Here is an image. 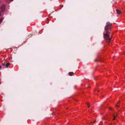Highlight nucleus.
I'll return each mask as SVG.
<instances>
[{
	"mask_svg": "<svg viewBox=\"0 0 125 125\" xmlns=\"http://www.w3.org/2000/svg\"><path fill=\"white\" fill-rule=\"evenodd\" d=\"M112 24L109 22L106 23V25L105 27L104 30L105 31V33H103L104 37L106 41L108 43L110 42L111 38L109 37V34L110 33L109 31H111Z\"/></svg>",
	"mask_w": 125,
	"mask_h": 125,
	"instance_id": "1",
	"label": "nucleus"
},
{
	"mask_svg": "<svg viewBox=\"0 0 125 125\" xmlns=\"http://www.w3.org/2000/svg\"><path fill=\"white\" fill-rule=\"evenodd\" d=\"M5 8V6L4 5H3L0 8V10H1V12H3L4 11Z\"/></svg>",
	"mask_w": 125,
	"mask_h": 125,
	"instance_id": "2",
	"label": "nucleus"
},
{
	"mask_svg": "<svg viewBox=\"0 0 125 125\" xmlns=\"http://www.w3.org/2000/svg\"><path fill=\"white\" fill-rule=\"evenodd\" d=\"M116 11L117 14H120L121 13V12L120 10L117 9L116 10Z\"/></svg>",
	"mask_w": 125,
	"mask_h": 125,
	"instance_id": "3",
	"label": "nucleus"
},
{
	"mask_svg": "<svg viewBox=\"0 0 125 125\" xmlns=\"http://www.w3.org/2000/svg\"><path fill=\"white\" fill-rule=\"evenodd\" d=\"M10 63L9 62L7 63L6 64H5V68H8V66L10 65Z\"/></svg>",
	"mask_w": 125,
	"mask_h": 125,
	"instance_id": "4",
	"label": "nucleus"
},
{
	"mask_svg": "<svg viewBox=\"0 0 125 125\" xmlns=\"http://www.w3.org/2000/svg\"><path fill=\"white\" fill-rule=\"evenodd\" d=\"M73 72H69V75L70 76H72L73 75Z\"/></svg>",
	"mask_w": 125,
	"mask_h": 125,
	"instance_id": "5",
	"label": "nucleus"
},
{
	"mask_svg": "<svg viewBox=\"0 0 125 125\" xmlns=\"http://www.w3.org/2000/svg\"><path fill=\"white\" fill-rule=\"evenodd\" d=\"M3 20V17H1L0 19V24L1 23Z\"/></svg>",
	"mask_w": 125,
	"mask_h": 125,
	"instance_id": "6",
	"label": "nucleus"
},
{
	"mask_svg": "<svg viewBox=\"0 0 125 125\" xmlns=\"http://www.w3.org/2000/svg\"><path fill=\"white\" fill-rule=\"evenodd\" d=\"M119 103V102H118L117 104L115 106L116 107H119V105H118V104Z\"/></svg>",
	"mask_w": 125,
	"mask_h": 125,
	"instance_id": "7",
	"label": "nucleus"
},
{
	"mask_svg": "<svg viewBox=\"0 0 125 125\" xmlns=\"http://www.w3.org/2000/svg\"><path fill=\"white\" fill-rule=\"evenodd\" d=\"M2 66H3L4 68H5V63H2Z\"/></svg>",
	"mask_w": 125,
	"mask_h": 125,
	"instance_id": "8",
	"label": "nucleus"
},
{
	"mask_svg": "<svg viewBox=\"0 0 125 125\" xmlns=\"http://www.w3.org/2000/svg\"><path fill=\"white\" fill-rule=\"evenodd\" d=\"M117 116V115H114V118L113 119V120H114L115 119V117Z\"/></svg>",
	"mask_w": 125,
	"mask_h": 125,
	"instance_id": "9",
	"label": "nucleus"
},
{
	"mask_svg": "<svg viewBox=\"0 0 125 125\" xmlns=\"http://www.w3.org/2000/svg\"><path fill=\"white\" fill-rule=\"evenodd\" d=\"M87 104L88 105V107L89 108L90 107V106L89 103H87Z\"/></svg>",
	"mask_w": 125,
	"mask_h": 125,
	"instance_id": "10",
	"label": "nucleus"
},
{
	"mask_svg": "<svg viewBox=\"0 0 125 125\" xmlns=\"http://www.w3.org/2000/svg\"><path fill=\"white\" fill-rule=\"evenodd\" d=\"M10 1L8 3H10L11 1H12L13 0H9Z\"/></svg>",
	"mask_w": 125,
	"mask_h": 125,
	"instance_id": "11",
	"label": "nucleus"
},
{
	"mask_svg": "<svg viewBox=\"0 0 125 125\" xmlns=\"http://www.w3.org/2000/svg\"><path fill=\"white\" fill-rule=\"evenodd\" d=\"M1 11H0V17L1 15Z\"/></svg>",
	"mask_w": 125,
	"mask_h": 125,
	"instance_id": "12",
	"label": "nucleus"
},
{
	"mask_svg": "<svg viewBox=\"0 0 125 125\" xmlns=\"http://www.w3.org/2000/svg\"><path fill=\"white\" fill-rule=\"evenodd\" d=\"M96 120H95V121H94V122H93V123H95V122H96Z\"/></svg>",
	"mask_w": 125,
	"mask_h": 125,
	"instance_id": "13",
	"label": "nucleus"
},
{
	"mask_svg": "<svg viewBox=\"0 0 125 125\" xmlns=\"http://www.w3.org/2000/svg\"><path fill=\"white\" fill-rule=\"evenodd\" d=\"M95 61H99L97 59H96V60H95Z\"/></svg>",
	"mask_w": 125,
	"mask_h": 125,
	"instance_id": "14",
	"label": "nucleus"
},
{
	"mask_svg": "<svg viewBox=\"0 0 125 125\" xmlns=\"http://www.w3.org/2000/svg\"><path fill=\"white\" fill-rule=\"evenodd\" d=\"M1 66H0V69H1Z\"/></svg>",
	"mask_w": 125,
	"mask_h": 125,
	"instance_id": "15",
	"label": "nucleus"
},
{
	"mask_svg": "<svg viewBox=\"0 0 125 125\" xmlns=\"http://www.w3.org/2000/svg\"><path fill=\"white\" fill-rule=\"evenodd\" d=\"M92 122H91V124H92Z\"/></svg>",
	"mask_w": 125,
	"mask_h": 125,
	"instance_id": "16",
	"label": "nucleus"
},
{
	"mask_svg": "<svg viewBox=\"0 0 125 125\" xmlns=\"http://www.w3.org/2000/svg\"><path fill=\"white\" fill-rule=\"evenodd\" d=\"M110 110H111V108H110Z\"/></svg>",
	"mask_w": 125,
	"mask_h": 125,
	"instance_id": "17",
	"label": "nucleus"
},
{
	"mask_svg": "<svg viewBox=\"0 0 125 125\" xmlns=\"http://www.w3.org/2000/svg\"><path fill=\"white\" fill-rule=\"evenodd\" d=\"M100 125V124H99V125Z\"/></svg>",
	"mask_w": 125,
	"mask_h": 125,
	"instance_id": "18",
	"label": "nucleus"
}]
</instances>
